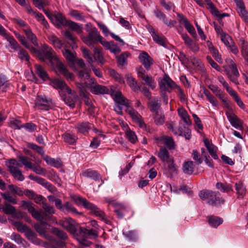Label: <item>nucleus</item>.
Wrapping results in <instances>:
<instances>
[{"label": "nucleus", "mask_w": 248, "mask_h": 248, "mask_svg": "<svg viewBox=\"0 0 248 248\" xmlns=\"http://www.w3.org/2000/svg\"><path fill=\"white\" fill-rule=\"evenodd\" d=\"M59 224L70 232L77 235L79 243L83 246H89L90 242L87 240L92 237L97 236V232L93 230H88L83 227H79L77 223L71 218H66L59 221Z\"/></svg>", "instance_id": "obj_1"}, {"label": "nucleus", "mask_w": 248, "mask_h": 248, "mask_svg": "<svg viewBox=\"0 0 248 248\" xmlns=\"http://www.w3.org/2000/svg\"><path fill=\"white\" fill-rule=\"evenodd\" d=\"M18 159V160L16 159H9L5 162V165L15 179L19 181H23L25 177L19 168L24 165L29 169L32 168V163L27 157L25 156H19Z\"/></svg>", "instance_id": "obj_2"}, {"label": "nucleus", "mask_w": 248, "mask_h": 248, "mask_svg": "<svg viewBox=\"0 0 248 248\" xmlns=\"http://www.w3.org/2000/svg\"><path fill=\"white\" fill-rule=\"evenodd\" d=\"M71 198L77 205H82L87 209L91 210L93 214L98 217L102 221H103L106 223H108L109 221L104 213L95 205L90 202L85 198L80 196L72 195L71 196Z\"/></svg>", "instance_id": "obj_3"}, {"label": "nucleus", "mask_w": 248, "mask_h": 248, "mask_svg": "<svg viewBox=\"0 0 248 248\" xmlns=\"http://www.w3.org/2000/svg\"><path fill=\"white\" fill-rule=\"evenodd\" d=\"M31 52L37 55L38 58L42 62L48 61L51 65H53V62L58 60V57L51 47L44 44L40 50L34 47H31Z\"/></svg>", "instance_id": "obj_4"}, {"label": "nucleus", "mask_w": 248, "mask_h": 248, "mask_svg": "<svg viewBox=\"0 0 248 248\" xmlns=\"http://www.w3.org/2000/svg\"><path fill=\"white\" fill-rule=\"evenodd\" d=\"M88 34L82 35L81 39L83 42L91 48L94 47V45L99 42L101 44L104 38L101 35L98 30L94 27L86 29Z\"/></svg>", "instance_id": "obj_5"}, {"label": "nucleus", "mask_w": 248, "mask_h": 248, "mask_svg": "<svg viewBox=\"0 0 248 248\" xmlns=\"http://www.w3.org/2000/svg\"><path fill=\"white\" fill-rule=\"evenodd\" d=\"M199 195L203 200H206L207 202L211 205H218L223 203L224 200L219 197V193L212 191L209 190H202L200 191Z\"/></svg>", "instance_id": "obj_6"}, {"label": "nucleus", "mask_w": 248, "mask_h": 248, "mask_svg": "<svg viewBox=\"0 0 248 248\" xmlns=\"http://www.w3.org/2000/svg\"><path fill=\"white\" fill-rule=\"evenodd\" d=\"M52 100L46 96L38 95L36 98L35 107L38 109L48 110L53 108Z\"/></svg>", "instance_id": "obj_7"}, {"label": "nucleus", "mask_w": 248, "mask_h": 248, "mask_svg": "<svg viewBox=\"0 0 248 248\" xmlns=\"http://www.w3.org/2000/svg\"><path fill=\"white\" fill-rule=\"evenodd\" d=\"M42 207L44 209L45 211H43L42 210L38 211L41 213V214L43 218L38 220H49L52 223H55L57 224V221L52 215L55 213V210L54 209V208L46 203V202H43Z\"/></svg>", "instance_id": "obj_8"}, {"label": "nucleus", "mask_w": 248, "mask_h": 248, "mask_svg": "<svg viewBox=\"0 0 248 248\" xmlns=\"http://www.w3.org/2000/svg\"><path fill=\"white\" fill-rule=\"evenodd\" d=\"M158 84L161 90L160 92H170L172 89L177 87L174 82L167 75H165L159 80Z\"/></svg>", "instance_id": "obj_9"}, {"label": "nucleus", "mask_w": 248, "mask_h": 248, "mask_svg": "<svg viewBox=\"0 0 248 248\" xmlns=\"http://www.w3.org/2000/svg\"><path fill=\"white\" fill-rule=\"evenodd\" d=\"M19 206L22 209L27 210L36 220H40L43 218L41 216V213L35 209L33 204L31 202L22 201L19 203Z\"/></svg>", "instance_id": "obj_10"}, {"label": "nucleus", "mask_w": 248, "mask_h": 248, "mask_svg": "<svg viewBox=\"0 0 248 248\" xmlns=\"http://www.w3.org/2000/svg\"><path fill=\"white\" fill-rule=\"evenodd\" d=\"M56 62V68L57 72L63 75L68 80L72 81L74 79V75L70 73L66 66L61 62L58 58L57 61H54Z\"/></svg>", "instance_id": "obj_11"}, {"label": "nucleus", "mask_w": 248, "mask_h": 248, "mask_svg": "<svg viewBox=\"0 0 248 248\" xmlns=\"http://www.w3.org/2000/svg\"><path fill=\"white\" fill-rule=\"evenodd\" d=\"M81 175L84 177L92 179L95 181H100L101 183L98 185V188L104 184V181L102 179L101 175L95 170L91 169L83 170Z\"/></svg>", "instance_id": "obj_12"}, {"label": "nucleus", "mask_w": 248, "mask_h": 248, "mask_svg": "<svg viewBox=\"0 0 248 248\" xmlns=\"http://www.w3.org/2000/svg\"><path fill=\"white\" fill-rule=\"evenodd\" d=\"M113 99L116 104L122 105L126 107V111L128 113L129 108H132L130 107V103L127 99L124 97L120 92H115L112 94Z\"/></svg>", "instance_id": "obj_13"}, {"label": "nucleus", "mask_w": 248, "mask_h": 248, "mask_svg": "<svg viewBox=\"0 0 248 248\" xmlns=\"http://www.w3.org/2000/svg\"><path fill=\"white\" fill-rule=\"evenodd\" d=\"M128 113L132 119L137 123L139 126L143 129H145L146 125L142 120L141 116L133 108H129Z\"/></svg>", "instance_id": "obj_14"}, {"label": "nucleus", "mask_w": 248, "mask_h": 248, "mask_svg": "<svg viewBox=\"0 0 248 248\" xmlns=\"http://www.w3.org/2000/svg\"><path fill=\"white\" fill-rule=\"evenodd\" d=\"M181 37L184 41L186 46L194 52H197L200 50L198 44L193 41L186 33L180 32Z\"/></svg>", "instance_id": "obj_15"}, {"label": "nucleus", "mask_w": 248, "mask_h": 248, "mask_svg": "<svg viewBox=\"0 0 248 248\" xmlns=\"http://www.w3.org/2000/svg\"><path fill=\"white\" fill-rule=\"evenodd\" d=\"M154 14L157 18L162 21V22L170 28L174 26L176 23V21L174 20H168L166 16L160 10L156 9L154 10Z\"/></svg>", "instance_id": "obj_16"}, {"label": "nucleus", "mask_w": 248, "mask_h": 248, "mask_svg": "<svg viewBox=\"0 0 248 248\" xmlns=\"http://www.w3.org/2000/svg\"><path fill=\"white\" fill-rule=\"evenodd\" d=\"M0 210L7 215H11L14 218H18L21 216V214L17 212L16 208L13 205L5 202L2 206H1Z\"/></svg>", "instance_id": "obj_17"}, {"label": "nucleus", "mask_w": 248, "mask_h": 248, "mask_svg": "<svg viewBox=\"0 0 248 248\" xmlns=\"http://www.w3.org/2000/svg\"><path fill=\"white\" fill-rule=\"evenodd\" d=\"M52 232L55 234L59 238L61 239V241H57L56 244L59 248H62L65 246V241L68 238V236L66 232L57 228H52Z\"/></svg>", "instance_id": "obj_18"}, {"label": "nucleus", "mask_w": 248, "mask_h": 248, "mask_svg": "<svg viewBox=\"0 0 248 248\" xmlns=\"http://www.w3.org/2000/svg\"><path fill=\"white\" fill-rule=\"evenodd\" d=\"M101 45L106 49L109 50L114 55H117L121 52L120 47L113 41H107L104 38L103 42H101Z\"/></svg>", "instance_id": "obj_19"}, {"label": "nucleus", "mask_w": 248, "mask_h": 248, "mask_svg": "<svg viewBox=\"0 0 248 248\" xmlns=\"http://www.w3.org/2000/svg\"><path fill=\"white\" fill-rule=\"evenodd\" d=\"M177 16L179 21L183 23L187 31L193 37L197 36L196 32L194 27L189 23L187 18L182 14H178Z\"/></svg>", "instance_id": "obj_20"}, {"label": "nucleus", "mask_w": 248, "mask_h": 248, "mask_svg": "<svg viewBox=\"0 0 248 248\" xmlns=\"http://www.w3.org/2000/svg\"><path fill=\"white\" fill-rule=\"evenodd\" d=\"M98 26L100 27V29L104 35L105 36H108L110 35L112 38L115 39L116 41L118 42L120 45L123 46L124 45V42L119 36L115 34L114 33L110 32L108 27L103 23L97 22Z\"/></svg>", "instance_id": "obj_21"}, {"label": "nucleus", "mask_w": 248, "mask_h": 248, "mask_svg": "<svg viewBox=\"0 0 248 248\" xmlns=\"http://www.w3.org/2000/svg\"><path fill=\"white\" fill-rule=\"evenodd\" d=\"M139 59L146 70L150 69L151 66L153 64V60L147 53L143 52L140 53Z\"/></svg>", "instance_id": "obj_22"}, {"label": "nucleus", "mask_w": 248, "mask_h": 248, "mask_svg": "<svg viewBox=\"0 0 248 248\" xmlns=\"http://www.w3.org/2000/svg\"><path fill=\"white\" fill-rule=\"evenodd\" d=\"M46 221L47 220L39 221L40 223H37L34 225V228L40 236L46 238H48L49 237V234L46 233V230L47 226H49L48 224L46 223Z\"/></svg>", "instance_id": "obj_23"}, {"label": "nucleus", "mask_w": 248, "mask_h": 248, "mask_svg": "<svg viewBox=\"0 0 248 248\" xmlns=\"http://www.w3.org/2000/svg\"><path fill=\"white\" fill-rule=\"evenodd\" d=\"M226 115L231 125L238 129L243 128L242 123L240 120L233 113L227 111Z\"/></svg>", "instance_id": "obj_24"}, {"label": "nucleus", "mask_w": 248, "mask_h": 248, "mask_svg": "<svg viewBox=\"0 0 248 248\" xmlns=\"http://www.w3.org/2000/svg\"><path fill=\"white\" fill-rule=\"evenodd\" d=\"M156 140L158 145H164L170 149L174 148V142L171 137L163 136L156 138Z\"/></svg>", "instance_id": "obj_25"}, {"label": "nucleus", "mask_w": 248, "mask_h": 248, "mask_svg": "<svg viewBox=\"0 0 248 248\" xmlns=\"http://www.w3.org/2000/svg\"><path fill=\"white\" fill-rule=\"evenodd\" d=\"M52 17L51 22L55 26L58 27L66 26L68 23L65 18L61 13H57L54 14Z\"/></svg>", "instance_id": "obj_26"}, {"label": "nucleus", "mask_w": 248, "mask_h": 248, "mask_svg": "<svg viewBox=\"0 0 248 248\" xmlns=\"http://www.w3.org/2000/svg\"><path fill=\"white\" fill-rule=\"evenodd\" d=\"M203 142L211 156L214 159H217L218 158V155L217 154V147L214 145L212 143L210 142L209 140L207 138H204L203 139Z\"/></svg>", "instance_id": "obj_27"}, {"label": "nucleus", "mask_w": 248, "mask_h": 248, "mask_svg": "<svg viewBox=\"0 0 248 248\" xmlns=\"http://www.w3.org/2000/svg\"><path fill=\"white\" fill-rule=\"evenodd\" d=\"M76 128L78 132L86 135L89 131L93 128V124L88 122H83L78 123Z\"/></svg>", "instance_id": "obj_28"}, {"label": "nucleus", "mask_w": 248, "mask_h": 248, "mask_svg": "<svg viewBox=\"0 0 248 248\" xmlns=\"http://www.w3.org/2000/svg\"><path fill=\"white\" fill-rule=\"evenodd\" d=\"M95 58V61H97L99 65H103L106 62V60L104 57V54L102 52L101 47H94L93 50Z\"/></svg>", "instance_id": "obj_29"}, {"label": "nucleus", "mask_w": 248, "mask_h": 248, "mask_svg": "<svg viewBox=\"0 0 248 248\" xmlns=\"http://www.w3.org/2000/svg\"><path fill=\"white\" fill-rule=\"evenodd\" d=\"M148 105L152 114L161 111L160 101L156 98L152 99Z\"/></svg>", "instance_id": "obj_30"}, {"label": "nucleus", "mask_w": 248, "mask_h": 248, "mask_svg": "<svg viewBox=\"0 0 248 248\" xmlns=\"http://www.w3.org/2000/svg\"><path fill=\"white\" fill-rule=\"evenodd\" d=\"M156 155L162 162L165 163L173 157L170 155L168 151L165 148L161 147Z\"/></svg>", "instance_id": "obj_31"}, {"label": "nucleus", "mask_w": 248, "mask_h": 248, "mask_svg": "<svg viewBox=\"0 0 248 248\" xmlns=\"http://www.w3.org/2000/svg\"><path fill=\"white\" fill-rule=\"evenodd\" d=\"M64 141L70 145L76 143L78 139L77 137L72 132L67 131L62 135Z\"/></svg>", "instance_id": "obj_32"}, {"label": "nucleus", "mask_w": 248, "mask_h": 248, "mask_svg": "<svg viewBox=\"0 0 248 248\" xmlns=\"http://www.w3.org/2000/svg\"><path fill=\"white\" fill-rule=\"evenodd\" d=\"M195 163L192 161H187L184 162L182 166L183 172L187 175H191L194 171Z\"/></svg>", "instance_id": "obj_33"}, {"label": "nucleus", "mask_w": 248, "mask_h": 248, "mask_svg": "<svg viewBox=\"0 0 248 248\" xmlns=\"http://www.w3.org/2000/svg\"><path fill=\"white\" fill-rule=\"evenodd\" d=\"M62 211L65 214L71 213L75 215H82V213L78 212L73 205L69 202H66L63 204Z\"/></svg>", "instance_id": "obj_34"}, {"label": "nucleus", "mask_w": 248, "mask_h": 248, "mask_svg": "<svg viewBox=\"0 0 248 248\" xmlns=\"http://www.w3.org/2000/svg\"><path fill=\"white\" fill-rule=\"evenodd\" d=\"M177 111L179 116L184 123H185L186 125H190L191 124L190 117L185 109L183 108H180L178 109Z\"/></svg>", "instance_id": "obj_35"}, {"label": "nucleus", "mask_w": 248, "mask_h": 248, "mask_svg": "<svg viewBox=\"0 0 248 248\" xmlns=\"http://www.w3.org/2000/svg\"><path fill=\"white\" fill-rule=\"evenodd\" d=\"M43 158L48 165L51 166L59 168L62 166V162L60 159H55L45 154L43 156Z\"/></svg>", "instance_id": "obj_36"}, {"label": "nucleus", "mask_w": 248, "mask_h": 248, "mask_svg": "<svg viewBox=\"0 0 248 248\" xmlns=\"http://www.w3.org/2000/svg\"><path fill=\"white\" fill-rule=\"evenodd\" d=\"M36 74L43 80L46 81L49 79L48 75L44 67L40 65H35Z\"/></svg>", "instance_id": "obj_37"}, {"label": "nucleus", "mask_w": 248, "mask_h": 248, "mask_svg": "<svg viewBox=\"0 0 248 248\" xmlns=\"http://www.w3.org/2000/svg\"><path fill=\"white\" fill-rule=\"evenodd\" d=\"M91 92L96 94H108L109 93V89L104 86L96 84L91 87Z\"/></svg>", "instance_id": "obj_38"}, {"label": "nucleus", "mask_w": 248, "mask_h": 248, "mask_svg": "<svg viewBox=\"0 0 248 248\" xmlns=\"http://www.w3.org/2000/svg\"><path fill=\"white\" fill-rule=\"evenodd\" d=\"M23 31L27 38L35 46H38L37 39L36 36L34 34L31 29L27 27L26 29H24Z\"/></svg>", "instance_id": "obj_39"}, {"label": "nucleus", "mask_w": 248, "mask_h": 248, "mask_svg": "<svg viewBox=\"0 0 248 248\" xmlns=\"http://www.w3.org/2000/svg\"><path fill=\"white\" fill-rule=\"evenodd\" d=\"M226 62L227 63L228 69L226 70L227 74L230 72L234 75H239L236 65L234 62L230 58L226 59Z\"/></svg>", "instance_id": "obj_40"}, {"label": "nucleus", "mask_w": 248, "mask_h": 248, "mask_svg": "<svg viewBox=\"0 0 248 248\" xmlns=\"http://www.w3.org/2000/svg\"><path fill=\"white\" fill-rule=\"evenodd\" d=\"M128 53L124 52L121 53L119 56H117L116 57L119 67H120V68H123L124 66L127 65V59L128 56Z\"/></svg>", "instance_id": "obj_41"}, {"label": "nucleus", "mask_w": 248, "mask_h": 248, "mask_svg": "<svg viewBox=\"0 0 248 248\" xmlns=\"http://www.w3.org/2000/svg\"><path fill=\"white\" fill-rule=\"evenodd\" d=\"M81 50L82 52L84 58L87 59L89 63L92 64L93 63L95 62V58L88 49L84 47H82L81 48Z\"/></svg>", "instance_id": "obj_42"}, {"label": "nucleus", "mask_w": 248, "mask_h": 248, "mask_svg": "<svg viewBox=\"0 0 248 248\" xmlns=\"http://www.w3.org/2000/svg\"><path fill=\"white\" fill-rule=\"evenodd\" d=\"M126 78L127 83L134 92H138L140 90V87L138 85L134 78L128 75L126 76Z\"/></svg>", "instance_id": "obj_43"}, {"label": "nucleus", "mask_w": 248, "mask_h": 248, "mask_svg": "<svg viewBox=\"0 0 248 248\" xmlns=\"http://www.w3.org/2000/svg\"><path fill=\"white\" fill-rule=\"evenodd\" d=\"M167 164V169L171 174H177L178 167L174 163L173 157L166 162Z\"/></svg>", "instance_id": "obj_44"}, {"label": "nucleus", "mask_w": 248, "mask_h": 248, "mask_svg": "<svg viewBox=\"0 0 248 248\" xmlns=\"http://www.w3.org/2000/svg\"><path fill=\"white\" fill-rule=\"evenodd\" d=\"M208 221L209 225L214 228H217L223 223V220L221 218L214 216L209 217Z\"/></svg>", "instance_id": "obj_45"}, {"label": "nucleus", "mask_w": 248, "mask_h": 248, "mask_svg": "<svg viewBox=\"0 0 248 248\" xmlns=\"http://www.w3.org/2000/svg\"><path fill=\"white\" fill-rule=\"evenodd\" d=\"M155 123L158 125H162L165 122V116L161 112L152 114Z\"/></svg>", "instance_id": "obj_46"}, {"label": "nucleus", "mask_w": 248, "mask_h": 248, "mask_svg": "<svg viewBox=\"0 0 248 248\" xmlns=\"http://www.w3.org/2000/svg\"><path fill=\"white\" fill-rule=\"evenodd\" d=\"M235 187L236 193L239 197H243L246 194V188L242 182L239 181L236 183Z\"/></svg>", "instance_id": "obj_47"}, {"label": "nucleus", "mask_w": 248, "mask_h": 248, "mask_svg": "<svg viewBox=\"0 0 248 248\" xmlns=\"http://www.w3.org/2000/svg\"><path fill=\"white\" fill-rule=\"evenodd\" d=\"M208 88L213 93L220 99L223 102H225V99L222 94V91L216 85L210 84L208 86Z\"/></svg>", "instance_id": "obj_48"}, {"label": "nucleus", "mask_w": 248, "mask_h": 248, "mask_svg": "<svg viewBox=\"0 0 248 248\" xmlns=\"http://www.w3.org/2000/svg\"><path fill=\"white\" fill-rule=\"evenodd\" d=\"M63 35L68 41V43L74 48L77 47L76 38L68 31H65Z\"/></svg>", "instance_id": "obj_49"}, {"label": "nucleus", "mask_w": 248, "mask_h": 248, "mask_svg": "<svg viewBox=\"0 0 248 248\" xmlns=\"http://www.w3.org/2000/svg\"><path fill=\"white\" fill-rule=\"evenodd\" d=\"M50 85L54 88L63 90L65 87V82L61 79H54L50 81Z\"/></svg>", "instance_id": "obj_50"}, {"label": "nucleus", "mask_w": 248, "mask_h": 248, "mask_svg": "<svg viewBox=\"0 0 248 248\" xmlns=\"http://www.w3.org/2000/svg\"><path fill=\"white\" fill-rule=\"evenodd\" d=\"M141 79L145 81V84L151 89L153 90L156 87V82L152 76L146 75Z\"/></svg>", "instance_id": "obj_51"}, {"label": "nucleus", "mask_w": 248, "mask_h": 248, "mask_svg": "<svg viewBox=\"0 0 248 248\" xmlns=\"http://www.w3.org/2000/svg\"><path fill=\"white\" fill-rule=\"evenodd\" d=\"M66 25L68 26L71 30L75 31L78 34H80L82 32L83 28L81 25H79L76 22L69 21H68Z\"/></svg>", "instance_id": "obj_52"}, {"label": "nucleus", "mask_w": 248, "mask_h": 248, "mask_svg": "<svg viewBox=\"0 0 248 248\" xmlns=\"http://www.w3.org/2000/svg\"><path fill=\"white\" fill-rule=\"evenodd\" d=\"M241 52L244 59L248 62V44L245 41L241 39Z\"/></svg>", "instance_id": "obj_53"}, {"label": "nucleus", "mask_w": 248, "mask_h": 248, "mask_svg": "<svg viewBox=\"0 0 248 248\" xmlns=\"http://www.w3.org/2000/svg\"><path fill=\"white\" fill-rule=\"evenodd\" d=\"M10 83L5 76L3 75H0V89L2 92H6L8 88Z\"/></svg>", "instance_id": "obj_54"}, {"label": "nucleus", "mask_w": 248, "mask_h": 248, "mask_svg": "<svg viewBox=\"0 0 248 248\" xmlns=\"http://www.w3.org/2000/svg\"><path fill=\"white\" fill-rule=\"evenodd\" d=\"M9 221L12 224L14 225L16 228L17 230L21 232H24L28 227L27 225L23 224L20 221H14L11 219H9Z\"/></svg>", "instance_id": "obj_55"}, {"label": "nucleus", "mask_w": 248, "mask_h": 248, "mask_svg": "<svg viewBox=\"0 0 248 248\" xmlns=\"http://www.w3.org/2000/svg\"><path fill=\"white\" fill-rule=\"evenodd\" d=\"M24 232L26 237L33 243H35L36 241L38 240L35 232L31 230L29 227Z\"/></svg>", "instance_id": "obj_56"}, {"label": "nucleus", "mask_w": 248, "mask_h": 248, "mask_svg": "<svg viewBox=\"0 0 248 248\" xmlns=\"http://www.w3.org/2000/svg\"><path fill=\"white\" fill-rule=\"evenodd\" d=\"M167 128L171 130L175 135H183V129L182 128H178L175 127L174 124L173 122L166 124Z\"/></svg>", "instance_id": "obj_57"}, {"label": "nucleus", "mask_w": 248, "mask_h": 248, "mask_svg": "<svg viewBox=\"0 0 248 248\" xmlns=\"http://www.w3.org/2000/svg\"><path fill=\"white\" fill-rule=\"evenodd\" d=\"M216 186L217 188L224 192H228L232 190V186L227 183H217Z\"/></svg>", "instance_id": "obj_58"}, {"label": "nucleus", "mask_w": 248, "mask_h": 248, "mask_svg": "<svg viewBox=\"0 0 248 248\" xmlns=\"http://www.w3.org/2000/svg\"><path fill=\"white\" fill-rule=\"evenodd\" d=\"M1 195L5 200L9 202L14 204L17 202L16 197L11 195L9 192L1 193Z\"/></svg>", "instance_id": "obj_59"}, {"label": "nucleus", "mask_w": 248, "mask_h": 248, "mask_svg": "<svg viewBox=\"0 0 248 248\" xmlns=\"http://www.w3.org/2000/svg\"><path fill=\"white\" fill-rule=\"evenodd\" d=\"M33 15L35 18L37 19L38 21L41 22V23L46 28H48L49 27V25L47 21L46 20L44 16L40 13L37 12L33 13Z\"/></svg>", "instance_id": "obj_60"}, {"label": "nucleus", "mask_w": 248, "mask_h": 248, "mask_svg": "<svg viewBox=\"0 0 248 248\" xmlns=\"http://www.w3.org/2000/svg\"><path fill=\"white\" fill-rule=\"evenodd\" d=\"M9 126L14 129H20L23 128V124L21 122L18 120L12 118L9 123Z\"/></svg>", "instance_id": "obj_61"}, {"label": "nucleus", "mask_w": 248, "mask_h": 248, "mask_svg": "<svg viewBox=\"0 0 248 248\" xmlns=\"http://www.w3.org/2000/svg\"><path fill=\"white\" fill-rule=\"evenodd\" d=\"M62 53L65 59L71 63H73L75 60L74 54L68 49L64 48L62 50Z\"/></svg>", "instance_id": "obj_62"}, {"label": "nucleus", "mask_w": 248, "mask_h": 248, "mask_svg": "<svg viewBox=\"0 0 248 248\" xmlns=\"http://www.w3.org/2000/svg\"><path fill=\"white\" fill-rule=\"evenodd\" d=\"M10 239L15 241L18 245L23 244V242L25 241L20 235L16 233H13L10 236Z\"/></svg>", "instance_id": "obj_63"}, {"label": "nucleus", "mask_w": 248, "mask_h": 248, "mask_svg": "<svg viewBox=\"0 0 248 248\" xmlns=\"http://www.w3.org/2000/svg\"><path fill=\"white\" fill-rule=\"evenodd\" d=\"M221 40L227 46H230V45L233 42L231 36L224 32L221 33Z\"/></svg>", "instance_id": "obj_64"}]
</instances>
